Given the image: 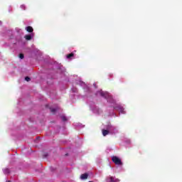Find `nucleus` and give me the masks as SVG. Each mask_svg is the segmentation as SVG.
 <instances>
[{
    "mask_svg": "<svg viewBox=\"0 0 182 182\" xmlns=\"http://www.w3.org/2000/svg\"><path fill=\"white\" fill-rule=\"evenodd\" d=\"M119 179L113 178V176H109L107 178V182H119Z\"/></svg>",
    "mask_w": 182,
    "mask_h": 182,
    "instance_id": "7ed1b4c3",
    "label": "nucleus"
},
{
    "mask_svg": "<svg viewBox=\"0 0 182 182\" xmlns=\"http://www.w3.org/2000/svg\"><path fill=\"white\" fill-rule=\"evenodd\" d=\"M88 177L87 173H83L80 176L81 180H86Z\"/></svg>",
    "mask_w": 182,
    "mask_h": 182,
    "instance_id": "20e7f679",
    "label": "nucleus"
},
{
    "mask_svg": "<svg viewBox=\"0 0 182 182\" xmlns=\"http://www.w3.org/2000/svg\"><path fill=\"white\" fill-rule=\"evenodd\" d=\"M73 56V53H70L67 55V58H68V59H70V58H72Z\"/></svg>",
    "mask_w": 182,
    "mask_h": 182,
    "instance_id": "1a4fd4ad",
    "label": "nucleus"
},
{
    "mask_svg": "<svg viewBox=\"0 0 182 182\" xmlns=\"http://www.w3.org/2000/svg\"><path fill=\"white\" fill-rule=\"evenodd\" d=\"M25 38L26 41H31V39H32V36L31 35H26L25 36Z\"/></svg>",
    "mask_w": 182,
    "mask_h": 182,
    "instance_id": "6e6552de",
    "label": "nucleus"
},
{
    "mask_svg": "<svg viewBox=\"0 0 182 182\" xmlns=\"http://www.w3.org/2000/svg\"><path fill=\"white\" fill-rule=\"evenodd\" d=\"M25 80H26V82H29V80H31V78H29V77H26Z\"/></svg>",
    "mask_w": 182,
    "mask_h": 182,
    "instance_id": "9d476101",
    "label": "nucleus"
},
{
    "mask_svg": "<svg viewBox=\"0 0 182 182\" xmlns=\"http://www.w3.org/2000/svg\"><path fill=\"white\" fill-rule=\"evenodd\" d=\"M0 23H1V21H0Z\"/></svg>",
    "mask_w": 182,
    "mask_h": 182,
    "instance_id": "f3484780",
    "label": "nucleus"
},
{
    "mask_svg": "<svg viewBox=\"0 0 182 182\" xmlns=\"http://www.w3.org/2000/svg\"><path fill=\"white\" fill-rule=\"evenodd\" d=\"M117 110L119 113H124V109H123V107H119Z\"/></svg>",
    "mask_w": 182,
    "mask_h": 182,
    "instance_id": "423d86ee",
    "label": "nucleus"
},
{
    "mask_svg": "<svg viewBox=\"0 0 182 182\" xmlns=\"http://www.w3.org/2000/svg\"><path fill=\"white\" fill-rule=\"evenodd\" d=\"M51 111H52V112H55V109H52Z\"/></svg>",
    "mask_w": 182,
    "mask_h": 182,
    "instance_id": "2eb2a0df",
    "label": "nucleus"
},
{
    "mask_svg": "<svg viewBox=\"0 0 182 182\" xmlns=\"http://www.w3.org/2000/svg\"><path fill=\"white\" fill-rule=\"evenodd\" d=\"M112 161L117 166H121V164H122V160H120V159H119V157H117V156H113Z\"/></svg>",
    "mask_w": 182,
    "mask_h": 182,
    "instance_id": "f257e3e1",
    "label": "nucleus"
},
{
    "mask_svg": "<svg viewBox=\"0 0 182 182\" xmlns=\"http://www.w3.org/2000/svg\"><path fill=\"white\" fill-rule=\"evenodd\" d=\"M94 86H95V87H96V84H94Z\"/></svg>",
    "mask_w": 182,
    "mask_h": 182,
    "instance_id": "dca6fc26",
    "label": "nucleus"
},
{
    "mask_svg": "<svg viewBox=\"0 0 182 182\" xmlns=\"http://www.w3.org/2000/svg\"><path fill=\"white\" fill-rule=\"evenodd\" d=\"M6 173H9V169H6Z\"/></svg>",
    "mask_w": 182,
    "mask_h": 182,
    "instance_id": "4468645a",
    "label": "nucleus"
},
{
    "mask_svg": "<svg viewBox=\"0 0 182 182\" xmlns=\"http://www.w3.org/2000/svg\"><path fill=\"white\" fill-rule=\"evenodd\" d=\"M62 119L65 122V121H66V117H62Z\"/></svg>",
    "mask_w": 182,
    "mask_h": 182,
    "instance_id": "f8f14e48",
    "label": "nucleus"
},
{
    "mask_svg": "<svg viewBox=\"0 0 182 182\" xmlns=\"http://www.w3.org/2000/svg\"><path fill=\"white\" fill-rule=\"evenodd\" d=\"M19 58L20 59H23V54H20Z\"/></svg>",
    "mask_w": 182,
    "mask_h": 182,
    "instance_id": "9b49d317",
    "label": "nucleus"
},
{
    "mask_svg": "<svg viewBox=\"0 0 182 182\" xmlns=\"http://www.w3.org/2000/svg\"><path fill=\"white\" fill-rule=\"evenodd\" d=\"M21 8L22 9H25V6H24V5H21Z\"/></svg>",
    "mask_w": 182,
    "mask_h": 182,
    "instance_id": "ddd939ff",
    "label": "nucleus"
},
{
    "mask_svg": "<svg viewBox=\"0 0 182 182\" xmlns=\"http://www.w3.org/2000/svg\"><path fill=\"white\" fill-rule=\"evenodd\" d=\"M102 134L103 136H107V134H109V131L103 129Z\"/></svg>",
    "mask_w": 182,
    "mask_h": 182,
    "instance_id": "0eeeda50",
    "label": "nucleus"
},
{
    "mask_svg": "<svg viewBox=\"0 0 182 182\" xmlns=\"http://www.w3.org/2000/svg\"><path fill=\"white\" fill-rule=\"evenodd\" d=\"M98 95H100V96H102V97H105V99H107L109 97V93L103 91L98 92Z\"/></svg>",
    "mask_w": 182,
    "mask_h": 182,
    "instance_id": "f03ea898",
    "label": "nucleus"
},
{
    "mask_svg": "<svg viewBox=\"0 0 182 182\" xmlns=\"http://www.w3.org/2000/svg\"><path fill=\"white\" fill-rule=\"evenodd\" d=\"M26 31H27V32H33V28L31 26H27Z\"/></svg>",
    "mask_w": 182,
    "mask_h": 182,
    "instance_id": "39448f33",
    "label": "nucleus"
}]
</instances>
